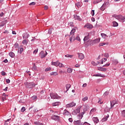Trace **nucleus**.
Returning a JSON list of instances; mask_svg holds the SVG:
<instances>
[{
    "label": "nucleus",
    "mask_w": 125,
    "mask_h": 125,
    "mask_svg": "<svg viewBox=\"0 0 125 125\" xmlns=\"http://www.w3.org/2000/svg\"><path fill=\"white\" fill-rule=\"evenodd\" d=\"M76 32L75 29H72L71 31L70 32V34L69 36V41L70 42H74L75 40H76V38H75V32Z\"/></svg>",
    "instance_id": "obj_1"
},
{
    "label": "nucleus",
    "mask_w": 125,
    "mask_h": 125,
    "mask_svg": "<svg viewBox=\"0 0 125 125\" xmlns=\"http://www.w3.org/2000/svg\"><path fill=\"white\" fill-rule=\"evenodd\" d=\"M24 84L27 88H33L36 86V84L34 82H25Z\"/></svg>",
    "instance_id": "obj_2"
},
{
    "label": "nucleus",
    "mask_w": 125,
    "mask_h": 125,
    "mask_svg": "<svg viewBox=\"0 0 125 125\" xmlns=\"http://www.w3.org/2000/svg\"><path fill=\"white\" fill-rule=\"evenodd\" d=\"M99 42H100V38H98L94 40H91L89 42V44L90 45H94V44L99 43Z\"/></svg>",
    "instance_id": "obj_3"
},
{
    "label": "nucleus",
    "mask_w": 125,
    "mask_h": 125,
    "mask_svg": "<svg viewBox=\"0 0 125 125\" xmlns=\"http://www.w3.org/2000/svg\"><path fill=\"white\" fill-rule=\"evenodd\" d=\"M50 95L52 99H60L61 98V97L58 96V95L56 93H51Z\"/></svg>",
    "instance_id": "obj_4"
},
{
    "label": "nucleus",
    "mask_w": 125,
    "mask_h": 125,
    "mask_svg": "<svg viewBox=\"0 0 125 125\" xmlns=\"http://www.w3.org/2000/svg\"><path fill=\"white\" fill-rule=\"evenodd\" d=\"M107 5H109V2H104L103 5L101 6V7L100 8V10L104 11L106 9V6H107Z\"/></svg>",
    "instance_id": "obj_5"
},
{
    "label": "nucleus",
    "mask_w": 125,
    "mask_h": 125,
    "mask_svg": "<svg viewBox=\"0 0 125 125\" xmlns=\"http://www.w3.org/2000/svg\"><path fill=\"white\" fill-rule=\"evenodd\" d=\"M76 106V103L75 102H72L69 104L66 105V108H72V107H75Z\"/></svg>",
    "instance_id": "obj_6"
},
{
    "label": "nucleus",
    "mask_w": 125,
    "mask_h": 125,
    "mask_svg": "<svg viewBox=\"0 0 125 125\" xmlns=\"http://www.w3.org/2000/svg\"><path fill=\"white\" fill-rule=\"evenodd\" d=\"M115 18L118 19V20H121L122 21L125 22V17H124L122 15L116 16Z\"/></svg>",
    "instance_id": "obj_7"
},
{
    "label": "nucleus",
    "mask_w": 125,
    "mask_h": 125,
    "mask_svg": "<svg viewBox=\"0 0 125 125\" xmlns=\"http://www.w3.org/2000/svg\"><path fill=\"white\" fill-rule=\"evenodd\" d=\"M116 104H118V102L116 100H113L110 102V109H113L114 108V106L116 105Z\"/></svg>",
    "instance_id": "obj_8"
},
{
    "label": "nucleus",
    "mask_w": 125,
    "mask_h": 125,
    "mask_svg": "<svg viewBox=\"0 0 125 125\" xmlns=\"http://www.w3.org/2000/svg\"><path fill=\"white\" fill-rule=\"evenodd\" d=\"M84 28H86L88 30H90V29H92L93 28V26H92L90 23H86L84 26Z\"/></svg>",
    "instance_id": "obj_9"
},
{
    "label": "nucleus",
    "mask_w": 125,
    "mask_h": 125,
    "mask_svg": "<svg viewBox=\"0 0 125 125\" xmlns=\"http://www.w3.org/2000/svg\"><path fill=\"white\" fill-rule=\"evenodd\" d=\"M79 58L80 60H83V59H84V55L82 53H78Z\"/></svg>",
    "instance_id": "obj_10"
},
{
    "label": "nucleus",
    "mask_w": 125,
    "mask_h": 125,
    "mask_svg": "<svg viewBox=\"0 0 125 125\" xmlns=\"http://www.w3.org/2000/svg\"><path fill=\"white\" fill-rule=\"evenodd\" d=\"M44 52L43 51H42L40 53V55L41 56V58H44L47 55V52H46V54H43Z\"/></svg>",
    "instance_id": "obj_11"
},
{
    "label": "nucleus",
    "mask_w": 125,
    "mask_h": 125,
    "mask_svg": "<svg viewBox=\"0 0 125 125\" xmlns=\"http://www.w3.org/2000/svg\"><path fill=\"white\" fill-rule=\"evenodd\" d=\"M63 114L64 116H71V113L69 111H68V110H67L66 109H65L63 111Z\"/></svg>",
    "instance_id": "obj_12"
},
{
    "label": "nucleus",
    "mask_w": 125,
    "mask_h": 125,
    "mask_svg": "<svg viewBox=\"0 0 125 125\" xmlns=\"http://www.w3.org/2000/svg\"><path fill=\"white\" fill-rule=\"evenodd\" d=\"M52 120H54L55 121H59L60 117L58 116H52L51 117Z\"/></svg>",
    "instance_id": "obj_13"
},
{
    "label": "nucleus",
    "mask_w": 125,
    "mask_h": 125,
    "mask_svg": "<svg viewBox=\"0 0 125 125\" xmlns=\"http://www.w3.org/2000/svg\"><path fill=\"white\" fill-rule=\"evenodd\" d=\"M92 120L94 123V124H98L99 123V119L97 117H93Z\"/></svg>",
    "instance_id": "obj_14"
},
{
    "label": "nucleus",
    "mask_w": 125,
    "mask_h": 125,
    "mask_svg": "<svg viewBox=\"0 0 125 125\" xmlns=\"http://www.w3.org/2000/svg\"><path fill=\"white\" fill-rule=\"evenodd\" d=\"M74 124L75 125H83V123H82L80 120L74 121Z\"/></svg>",
    "instance_id": "obj_15"
},
{
    "label": "nucleus",
    "mask_w": 125,
    "mask_h": 125,
    "mask_svg": "<svg viewBox=\"0 0 125 125\" xmlns=\"http://www.w3.org/2000/svg\"><path fill=\"white\" fill-rule=\"evenodd\" d=\"M98 70L99 71H102V72H106L107 71V68H103L102 67H98Z\"/></svg>",
    "instance_id": "obj_16"
},
{
    "label": "nucleus",
    "mask_w": 125,
    "mask_h": 125,
    "mask_svg": "<svg viewBox=\"0 0 125 125\" xmlns=\"http://www.w3.org/2000/svg\"><path fill=\"white\" fill-rule=\"evenodd\" d=\"M50 76H58L57 72H52L50 73Z\"/></svg>",
    "instance_id": "obj_17"
},
{
    "label": "nucleus",
    "mask_w": 125,
    "mask_h": 125,
    "mask_svg": "<svg viewBox=\"0 0 125 125\" xmlns=\"http://www.w3.org/2000/svg\"><path fill=\"white\" fill-rule=\"evenodd\" d=\"M74 18L76 19V20H78V21H81L82 20V19H81V18L78 15L74 16Z\"/></svg>",
    "instance_id": "obj_18"
},
{
    "label": "nucleus",
    "mask_w": 125,
    "mask_h": 125,
    "mask_svg": "<svg viewBox=\"0 0 125 125\" xmlns=\"http://www.w3.org/2000/svg\"><path fill=\"white\" fill-rule=\"evenodd\" d=\"M23 39H28L29 38V34L27 33H24L22 36Z\"/></svg>",
    "instance_id": "obj_19"
},
{
    "label": "nucleus",
    "mask_w": 125,
    "mask_h": 125,
    "mask_svg": "<svg viewBox=\"0 0 125 125\" xmlns=\"http://www.w3.org/2000/svg\"><path fill=\"white\" fill-rule=\"evenodd\" d=\"M106 61H107V59L106 58H103L100 62H98V64H99V63H100L101 64H103V63H104V62H106Z\"/></svg>",
    "instance_id": "obj_20"
},
{
    "label": "nucleus",
    "mask_w": 125,
    "mask_h": 125,
    "mask_svg": "<svg viewBox=\"0 0 125 125\" xmlns=\"http://www.w3.org/2000/svg\"><path fill=\"white\" fill-rule=\"evenodd\" d=\"M108 118H109V114H107L104 118L102 119V122H106V121L108 120Z\"/></svg>",
    "instance_id": "obj_21"
},
{
    "label": "nucleus",
    "mask_w": 125,
    "mask_h": 125,
    "mask_svg": "<svg viewBox=\"0 0 125 125\" xmlns=\"http://www.w3.org/2000/svg\"><path fill=\"white\" fill-rule=\"evenodd\" d=\"M101 1H102V0H94L93 2V3L94 4H97V3H99V2H101Z\"/></svg>",
    "instance_id": "obj_22"
},
{
    "label": "nucleus",
    "mask_w": 125,
    "mask_h": 125,
    "mask_svg": "<svg viewBox=\"0 0 125 125\" xmlns=\"http://www.w3.org/2000/svg\"><path fill=\"white\" fill-rule=\"evenodd\" d=\"M76 5L78 8L81 7V6H82V5H83V3L81 2H78L77 3H76Z\"/></svg>",
    "instance_id": "obj_23"
},
{
    "label": "nucleus",
    "mask_w": 125,
    "mask_h": 125,
    "mask_svg": "<svg viewBox=\"0 0 125 125\" xmlns=\"http://www.w3.org/2000/svg\"><path fill=\"white\" fill-rule=\"evenodd\" d=\"M9 56H10V57H11L12 58H13L15 56V54H14V53L12 52H10L9 53Z\"/></svg>",
    "instance_id": "obj_24"
},
{
    "label": "nucleus",
    "mask_w": 125,
    "mask_h": 125,
    "mask_svg": "<svg viewBox=\"0 0 125 125\" xmlns=\"http://www.w3.org/2000/svg\"><path fill=\"white\" fill-rule=\"evenodd\" d=\"M59 63V62H52V65H53V66H56V67H58Z\"/></svg>",
    "instance_id": "obj_25"
},
{
    "label": "nucleus",
    "mask_w": 125,
    "mask_h": 125,
    "mask_svg": "<svg viewBox=\"0 0 125 125\" xmlns=\"http://www.w3.org/2000/svg\"><path fill=\"white\" fill-rule=\"evenodd\" d=\"M28 41H29V40H27L26 39L23 40L22 41L23 44H24L25 45H27V44H28Z\"/></svg>",
    "instance_id": "obj_26"
},
{
    "label": "nucleus",
    "mask_w": 125,
    "mask_h": 125,
    "mask_svg": "<svg viewBox=\"0 0 125 125\" xmlns=\"http://www.w3.org/2000/svg\"><path fill=\"white\" fill-rule=\"evenodd\" d=\"M111 109H112V108H110V107L108 108L107 106H106L104 108V111L106 112H109V111H110V110H111Z\"/></svg>",
    "instance_id": "obj_27"
},
{
    "label": "nucleus",
    "mask_w": 125,
    "mask_h": 125,
    "mask_svg": "<svg viewBox=\"0 0 125 125\" xmlns=\"http://www.w3.org/2000/svg\"><path fill=\"white\" fill-rule=\"evenodd\" d=\"M112 24H113V27H118V26L119 25V24H118V22L116 21H113L112 22Z\"/></svg>",
    "instance_id": "obj_28"
},
{
    "label": "nucleus",
    "mask_w": 125,
    "mask_h": 125,
    "mask_svg": "<svg viewBox=\"0 0 125 125\" xmlns=\"http://www.w3.org/2000/svg\"><path fill=\"white\" fill-rule=\"evenodd\" d=\"M71 87V85L69 84H67L66 85V91H68L69 90V88Z\"/></svg>",
    "instance_id": "obj_29"
},
{
    "label": "nucleus",
    "mask_w": 125,
    "mask_h": 125,
    "mask_svg": "<svg viewBox=\"0 0 125 125\" xmlns=\"http://www.w3.org/2000/svg\"><path fill=\"white\" fill-rule=\"evenodd\" d=\"M105 44H109V43L108 42H107V43H105V42L100 43L99 44V46H103V45H105Z\"/></svg>",
    "instance_id": "obj_30"
},
{
    "label": "nucleus",
    "mask_w": 125,
    "mask_h": 125,
    "mask_svg": "<svg viewBox=\"0 0 125 125\" xmlns=\"http://www.w3.org/2000/svg\"><path fill=\"white\" fill-rule=\"evenodd\" d=\"M73 55H69V54H67V55H65V57H67V58H73Z\"/></svg>",
    "instance_id": "obj_31"
},
{
    "label": "nucleus",
    "mask_w": 125,
    "mask_h": 125,
    "mask_svg": "<svg viewBox=\"0 0 125 125\" xmlns=\"http://www.w3.org/2000/svg\"><path fill=\"white\" fill-rule=\"evenodd\" d=\"M93 77H103V76H102V75H101V74L98 73V74H94L93 75Z\"/></svg>",
    "instance_id": "obj_32"
},
{
    "label": "nucleus",
    "mask_w": 125,
    "mask_h": 125,
    "mask_svg": "<svg viewBox=\"0 0 125 125\" xmlns=\"http://www.w3.org/2000/svg\"><path fill=\"white\" fill-rule=\"evenodd\" d=\"M88 39H89V36H86L84 37V38L83 39V41L86 42V41H87V40H88Z\"/></svg>",
    "instance_id": "obj_33"
},
{
    "label": "nucleus",
    "mask_w": 125,
    "mask_h": 125,
    "mask_svg": "<svg viewBox=\"0 0 125 125\" xmlns=\"http://www.w3.org/2000/svg\"><path fill=\"white\" fill-rule=\"evenodd\" d=\"M59 105V102H55L52 104V106H58Z\"/></svg>",
    "instance_id": "obj_34"
},
{
    "label": "nucleus",
    "mask_w": 125,
    "mask_h": 125,
    "mask_svg": "<svg viewBox=\"0 0 125 125\" xmlns=\"http://www.w3.org/2000/svg\"><path fill=\"white\" fill-rule=\"evenodd\" d=\"M88 100V97H85L83 99H82V101H83V102H85V101H86Z\"/></svg>",
    "instance_id": "obj_35"
},
{
    "label": "nucleus",
    "mask_w": 125,
    "mask_h": 125,
    "mask_svg": "<svg viewBox=\"0 0 125 125\" xmlns=\"http://www.w3.org/2000/svg\"><path fill=\"white\" fill-rule=\"evenodd\" d=\"M112 62H113L114 64H117L119 63L118 60H112Z\"/></svg>",
    "instance_id": "obj_36"
},
{
    "label": "nucleus",
    "mask_w": 125,
    "mask_h": 125,
    "mask_svg": "<svg viewBox=\"0 0 125 125\" xmlns=\"http://www.w3.org/2000/svg\"><path fill=\"white\" fill-rule=\"evenodd\" d=\"M32 70L33 71H36L37 70V66L35 64H34L33 67H32Z\"/></svg>",
    "instance_id": "obj_37"
},
{
    "label": "nucleus",
    "mask_w": 125,
    "mask_h": 125,
    "mask_svg": "<svg viewBox=\"0 0 125 125\" xmlns=\"http://www.w3.org/2000/svg\"><path fill=\"white\" fill-rule=\"evenodd\" d=\"M101 36L103 39H105L106 37H107V35L104 33H102Z\"/></svg>",
    "instance_id": "obj_38"
},
{
    "label": "nucleus",
    "mask_w": 125,
    "mask_h": 125,
    "mask_svg": "<svg viewBox=\"0 0 125 125\" xmlns=\"http://www.w3.org/2000/svg\"><path fill=\"white\" fill-rule=\"evenodd\" d=\"M73 72V69L72 68H69L67 69V73H72Z\"/></svg>",
    "instance_id": "obj_39"
},
{
    "label": "nucleus",
    "mask_w": 125,
    "mask_h": 125,
    "mask_svg": "<svg viewBox=\"0 0 125 125\" xmlns=\"http://www.w3.org/2000/svg\"><path fill=\"white\" fill-rule=\"evenodd\" d=\"M58 66L60 67V68H62V67H64V65H63L62 63H61L60 62H59Z\"/></svg>",
    "instance_id": "obj_40"
},
{
    "label": "nucleus",
    "mask_w": 125,
    "mask_h": 125,
    "mask_svg": "<svg viewBox=\"0 0 125 125\" xmlns=\"http://www.w3.org/2000/svg\"><path fill=\"white\" fill-rule=\"evenodd\" d=\"M14 46L16 48H18V47H19V44H18V43H16L14 44Z\"/></svg>",
    "instance_id": "obj_41"
},
{
    "label": "nucleus",
    "mask_w": 125,
    "mask_h": 125,
    "mask_svg": "<svg viewBox=\"0 0 125 125\" xmlns=\"http://www.w3.org/2000/svg\"><path fill=\"white\" fill-rule=\"evenodd\" d=\"M9 121H11V119H9L6 121H5V123H4V125H8V123H7V122H9Z\"/></svg>",
    "instance_id": "obj_42"
},
{
    "label": "nucleus",
    "mask_w": 125,
    "mask_h": 125,
    "mask_svg": "<svg viewBox=\"0 0 125 125\" xmlns=\"http://www.w3.org/2000/svg\"><path fill=\"white\" fill-rule=\"evenodd\" d=\"M5 100H7V98L5 97H2V102L5 103Z\"/></svg>",
    "instance_id": "obj_43"
},
{
    "label": "nucleus",
    "mask_w": 125,
    "mask_h": 125,
    "mask_svg": "<svg viewBox=\"0 0 125 125\" xmlns=\"http://www.w3.org/2000/svg\"><path fill=\"white\" fill-rule=\"evenodd\" d=\"M24 51V48H21L20 49V54H21Z\"/></svg>",
    "instance_id": "obj_44"
},
{
    "label": "nucleus",
    "mask_w": 125,
    "mask_h": 125,
    "mask_svg": "<svg viewBox=\"0 0 125 125\" xmlns=\"http://www.w3.org/2000/svg\"><path fill=\"white\" fill-rule=\"evenodd\" d=\"M91 64L93 65V66H97V65L98 64V63H96L95 62H91Z\"/></svg>",
    "instance_id": "obj_45"
},
{
    "label": "nucleus",
    "mask_w": 125,
    "mask_h": 125,
    "mask_svg": "<svg viewBox=\"0 0 125 125\" xmlns=\"http://www.w3.org/2000/svg\"><path fill=\"white\" fill-rule=\"evenodd\" d=\"M101 101H102V100L99 98L98 103H99V104H102V103H103V102H101Z\"/></svg>",
    "instance_id": "obj_46"
},
{
    "label": "nucleus",
    "mask_w": 125,
    "mask_h": 125,
    "mask_svg": "<svg viewBox=\"0 0 125 125\" xmlns=\"http://www.w3.org/2000/svg\"><path fill=\"white\" fill-rule=\"evenodd\" d=\"M25 111H26V108L23 106L21 109V112H25Z\"/></svg>",
    "instance_id": "obj_47"
},
{
    "label": "nucleus",
    "mask_w": 125,
    "mask_h": 125,
    "mask_svg": "<svg viewBox=\"0 0 125 125\" xmlns=\"http://www.w3.org/2000/svg\"><path fill=\"white\" fill-rule=\"evenodd\" d=\"M50 70H51V68H50V67H48V68H46V69H45V72H48V71H50Z\"/></svg>",
    "instance_id": "obj_48"
},
{
    "label": "nucleus",
    "mask_w": 125,
    "mask_h": 125,
    "mask_svg": "<svg viewBox=\"0 0 125 125\" xmlns=\"http://www.w3.org/2000/svg\"><path fill=\"white\" fill-rule=\"evenodd\" d=\"M76 40L77 41H78V42H81V38H80V36H77L76 37Z\"/></svg>",
    "instance_id": "obj_49"
},
{
    "label": "nucleus",
    "mask_w": 125,
    "mask_h": 125,
    "mask_svg": "<svg viewBox=\"0 0 125 125\" xmlns=\"http://www.w3.org/2000/svg\"><path fill=\"white\" fill-rule=\"evenodd\" d=\"M32 100H36L37 99V96H33L31 97Z\"/></svg>",
    "instance_id": "obj_50"
},
{
    "label": "nucleus",
    "mask_w": 125,
    "mask_h": 125,
    "mask_svg": "<svg viewBox=\"0 0 125 125\" xmlns=\"http://www.w3.org/2000/svg\"><path fill=\"white\" fill-rule=\"evenodd\" d=\"M122 115L123 117H125V110H124L122 112Z\"/></svg>",
    "instance_id": "obj_51"
},
{
    "label": "nucleus",
    "mask_w": 125,
    "mask_h": 125,
    "mask_svg": "<svg viewBox=\"0 0 125 125\" xmlns=\"http://www.w3.org/2000/svg\"><path fill=\"white\" fill-rule=\"evenodd\" d=\"M110 63H106L103 66V67H109Z\"/></svg>",
    "instance_id": "obj_52"
},
{
    "label": "nucleus",
    "mask_w": 125,
    "mask_h": 125,
    "mask_svg": "<svg viewBox=\"0 0 125 125\" xmlns=\"http://www.w3.org/2000/svg\"><path fill=\"white\" fill-rule=\"evenodd\" d=\"M109 94V92H105L104 94V96H107V95H108Z\"/></svg>",
    "instance_id": "obj_53"
},
{
    "label": "nucleus",
    "mask_w": 125,
    "mask_h": 125,
    "mask_svg": "<svg viewBox=\"0 0 125 125\" xmlns=\"http://www.w3.org/2000/svg\"><path fill=\"white\" fill-rule=\"evenodd\" d=\"M44 10H47L48 9V6L45 5V6L44 7Z\"/></svg>",
    "instance_id": "obj_54"
},
{
    "label": "nucleus",
    "mask_w": 125,
    "mask_h": 125,
    "mask_svg": "<svg viewBox=\"0 0 125 125\" xmlns=\"http://www.w3.org/2000/svg\"><path fill=\"white\" fill-rule=\"evenodd\" d=\"M91 13L92 16H94V10H92L91 11Z\"/></svg>",
    "instance_id": "obj_55"
},
{
    "label": "nucleus",
    "mask_w": 125,
    "mask_h": 125,
    "mask_svg": "<svg viewBox=\"0 0 125 125\" xmlns=\"http://www.w3.org/2000/svg\"><path fill=\"white\" fill-rule=\"evenodd\" d=\"M38 49L34 50L33 52L34 54H37V53H38Z\"/></svg>",
    "instance_id": "obj_56"
},
{
    "label": "nucleus",
    "mask_w": 125,
    "mask_h": 125,
    "mask_svg": "<svg viewBox=\"0 0 125 125\" xmlns=\"http://www.w3.org/2000/svg\"><path fill=\"white\" fill-rule=\"evenodd\" d=\"M35 4H36V2H32L29 4V5H35Z\"/></svg>",
    "instance_id": "obj_57"
},
{
    "label": "nucleus",
    "mask_w": 125,
    "mask_h": 125,
    "mask_svg": "<svg viewBox=\"0 0 125 125\" xmlns=\"http://www.w3.org/2000/svg\"><path fill=\"white\" fill-rule=\"evenodd\" d=\"M39 111V110H38V108H34L33 109V111L36 112H38Z\"/></svg>",
    "instance_id": "obj_58"
},
{
    "label": "nucleus",
    "mask_w": 125,
    "mask_h": 125,
    "mask_svg": "<svg viewBox=\"0 0 125 125\" xmlns=\"http://www.w3.org/2000/svg\"><path fill=\"white\" fill-rule=\"evenodd\" d=\"M83 125H90V124H89L87 122H84L83 124Z\"/></svg>",
    "instance_id": "obj_59"
},
{
    "label": "nucleus",
    "mask_w": 125,
    "mask_h": 125,
    "mask_svg": "<svg viewBox=\"0 0 125 125\" xmlns=\"http://www.w3.org/2000/svg\"><path fill=\"white\" fill-rule=\"evenodd\" d=\"M5 72L4 71H2L1 72V74L2 75V76H5Z\"/></svg>",
    "instance_id": "obj_60"
},
{
    "label": "nucleus",
    "mask_w": 125,
    "mask_h": 125,
    "mask_svg": "<svg viewBox=\"0 0 125 125\" xmlns=\"http://www.w3.org/2000/svg\"><path fill=\"white\" fill-rule=\"evenodd\" d=\"M81 65L79 64H77L75 65V67L76 68H80Z\"/></svg>",
    "instance_id": "obj_61"
},
{
    "label": "nucleus",
    "mask_w": 125,
    "mask_h": 125,
    "mask_svg": "<svg viewBox=\"0 0 125 125\" xmlns=\"http://www.w3.org/2000/svg\"><path fill=\"white\" fill-rule=\"evenodd\" d=\"M6 82L7 83H10V80L9 79H6Z\"/></svg>",
    "instance_id": "obj_62"
},
{
    "label": "nucleus",
    "mask_w": 125,
    "mask_h": 125,
    "mask_svg": "<svg viewBox=\"0 0 125 125\" xmlns=\"http://www.w3.org/2000/svg\"><path fill=\"white\" fill-rule=\"evenodd\" d=\"M3 12H0V17H2V16H3Z\"/></svg>",
    "instance_id": "obj_63"
},
{
    "label": "nucleus",
    "mask_w": 125,
    "mask_h": 125,
    "mask_svg": "<svg viewBox=\"0 0 125 125\" xmlns=\"http://www.w3.org/2000/svg\"><path fill=\"white\" fill-rule=\"evenodd\" d=\"M104 56L105 57H106V58H108V57H109V54H104Z\"/></svg>",
    "instance_id": "obj_64"
}]
</instances>
